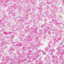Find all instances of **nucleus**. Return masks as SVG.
<instances>
[{
	"label": "nucleus",
	"mask_w": 64,
	"mask_h": 64,
	"mask_svg": "<svg viewBox=\"0 0 64 64\" xmlns=\"http://www.w3.org/2000/svg\"><path fill=\"white\" fill-rule=\"evenodd\" d=\"M62 43H63V42H62Z\"/></svg>",
	"instance_id": "nucleus-1"
},
{
	"label": "nucleus",
	"mask_w": 64,
	"mask_h": 64,
	"mask_svg": "<svg viewBox=\"0 0 64 64\" xmlns=\"http://www.w3.org/2000/svg\"><path fill=\"white\" fill-rule=\"evenodd\" d=\"M62 64H63V63H62Z\"/></svg>",
	"instance_id": "nucleus-2"
}]
</instances>
